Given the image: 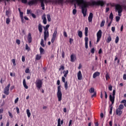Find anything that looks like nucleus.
Returning a JSON list of instances; mask_svg holds the SVG:
<instances>
[{
	"mask_svg": "<svg viewBox=\"0 0 126 126\" xmlns=\"http://www.w3.org/2000/svg\"><path fill=\"white\" fill-rule=\"evenodd\" d=\"M71 2H76L79 6H81V12L83 14L84 17H86V15H87V7L94 6V5L104 6L106 3L104 1L100 0L97 1H93L91 2L84 1V0H72Z\"/></svg>",
	"mask_w": 126,
	"mask_h": 126,
	"instance_id": "1",
	"label": "nucleus"
},
{
	"mask_svg": "<svg viewBox=\"0 0 126 126\" xmlns=\"http://www.w3.org/2000/svg\"><path fill=\"white\" fill-rule=\"evenodd\" d=\"M57 98H58V101L59 102H61L63 98V94L62 93V89H61V86H59L58 87Z\"/></svg>",
	"mask_w": 126,
	"mask_h": 126,
	"instance_id": "2",
	"label": "nucleus"
},
{
	"mask_svg": "<svg viewBox=\"0 0 126 126\" xmlns=\"http://www.w3.org/2000/svg\"><path fill=\"white\" fill-rule=\"evenodd\" d=\"M115 9L118 11V16H122V12H123V6L119 4L115 5Z\"/></svg>",
	"mask_w": 126,
	"mask_h": 126,
	"instance_id": "3",
	"label": "nucleus"
},
{
	"mask_svg": "<svg viewBox=\"0 0 126 126\" xmlns=\"http://www.w3.org/2000/svg\"><path fill=\"white\" fill-rule=\"evenodd\" d=\"M35 85L37 89H41L43 85V81H42V80L39 79H37L35 82Z\"/></svg>",
	"mask_w": 126,
	"mask_h": 126,
	"instance_id": "4",
	"label": "nucleus"
},
{
	"mask_svg": "<svg viewBox=\"0 0 126 126\" xmlns=\"http://www.w3.org/2000/svg\"><path fill=\"white\" fill-rule=\"evenodd\" d=\"M48 2H52V4H63V0H48Z\"/></svg>",
	"mask_w": 126,
	"mask_h": 126,
	"instance_id": "5",
	"label": "nucleus"
},
{
	"mask_svg": "<svg viewBox=\"0 0 126 126\" xmlns=\"http://www.w3.org/2000/svg\"><path fill=\"white\" fill-rule=\"evenodd\" d=\"M97 40L96 43H99L100 40L102 37V31L99 30L96 33Z\"/></svg>",
	"mask_w": 126,
	"mask_h": 126,
	"instance_id": "6",
	"label": "nucleus"
},
{
	"mask_svg": "<svg viewBox=\"0 0 126 126\" xmlns=\"http://www.w3.org/2000/svg\"><path fill=\"white\" fill-rule=\"evenodd\" d=\"M10 87V84L9 83L4 89L3 93L5 95H8L9 94V88Z\"/></svg>",
	"mask_w": 126,
	"mask_h": 126,
	"instance_id": "7",
	"label": "nucleus"
},
{
	"mask_svg": "<svg viewBox=\"0 0 126 126\" xmlns=\"http://www.w3.org/2000/svg\"><path fill=\"white\" fill-rule=\"evenodd\" d=\"M57 34H58V31L56 30L53 33V36L51 39V43H52V44L55 42L56 38H57Z\"/></svg>",
	"mask_w": 126,
	"mask_h": 126,
	"instance_id": "8",
	"label": "nucleus"
},
{
	"mask_svg": "<svg viewBox=\"0 0 126 126\" xmlns=\"http://www.w3.org/2000/svg\"><path fill=\"white\" fill-rule=\"evenodd\" d=\"M39 0H31L28 2L29 5H33V4H37Z\"/></svg>",
	"mask_w": 126,
	"mask_h": 126,
	"instance_id": "9",
	"label": "nucleus"
},
{
	"mask_svg": "<svg viewBox=\"0 0 126 126\" xmlns=\"http://www.w3.org/2000/svg\"><path fill=\"white\" fill-rule=\"evenodd\" d=\"M116 97L112 95V94L109 95V100L110 102H111V105L113 106L114 105V103H115V99Z\"/></svg>",
	"mask_w": 126,
	"mask_h": 126,
	"instance_id": "10",
	"label": "nucleus"
},
{
	"mask_svg": "<svg viewBox=\"0 0 126 126\" xmlns=\"http://www.w3.org/2000/svg\"><path fill=\"white\" fill-rule=\"evenodd\" d=\"M116 114L117 116H122L123 114V111H122V110L121 109H119L118 108H117L116 111Z\"/></svg>",
	"mask_w": 126,
	"mask_h": 126,
	"instance_id": "11",
	"label": "nucleus"
},
{
	"mask_svg": "<svg viewBox=\"0 0 126 126\" xmlns=\"http://www.w3.org/2000/svg\"><path fill=\"white\" fill-rule=\"evenodd\" d=\"M76 60V56L74 54H72L70 56V61L72 63H74L75 61Z\"/></svg>",
	"mask_w": 126,
	"mask_h": 126,
	"instance_id": "12",
	"label": "nucleus"
},
{
	"mask_svg": "<svg viewBox=\"0 0 126 126\" xmlns=\"http://www.w3.org/2000/svg\"><path fill=\"white\" fill-rule=\"evenodd\" d=\"M47 38H49V32H44V41H47Z\"/></svg>",
	"mask_w": 126,
	"mask_h": 126,
	"instance_id": "13",
	"label": "nucleus"
},
{
	"mask_svg": "<svg viewBox=\"0 0 126 126\" xmlns=\"http://www.w3.org/2000/svg\"><path fill=\"white\" fill-rule=\"evenodd\" d=\"M77 77L78 80H81L82 79V73L81 71H79L77 73Z\"/></svg>",
	"mask_w": 126,
	"mask_h": 126,
	"instance_id": "14",
	"label": "nucleus"
},
{
	"mask_svg": "<svg viewBox=\"0 0 126 126\" xmlns=\"http://www.w3.org/2000/svg\"><path fill=\"white\" fill-rule=\"evenodd\" d=\"M93 19V13H90L88 17L89 22H92Z\"/></svg>",
	"mask_w": 126,
	"mask_h": 126,
	"instance_id": "15",
	"label": "nucleus"
},
{
	"mask_svg": "<svg viewBox=\"0 0 126 126\" xmlns=\"http://www.w3.org/2000/svg\"><path fill=\"white\" fill-rule=\"evenodd\" d=\"M38 30L39 33H42V32H43V26H42V24H38Z\"/></svg>",
	"mask_w": 126,
	"mask_h": 126,
	"instance_id": "16",
	"label": "nucleus"
},
{
	"mask_svg": "<svg viewBox=\"0 0 126 126\" xmlns=\"http://www.w3.org/2000/svg\"><path fill=\"white\" fill-rule=\"evenodd\" d=\"M41 2V6L43 10H45V4H44V0H38Z\"/></svg>",
	"mask_w": 126,
	"mask_h": 126,
	"instance_id": "17",
	"label": "nucleus"
},
{
	"mask_svg": "<svg viewBox=\"0 0 126 126\" xmlns=\"http://www.w3.org/2000/svg\"><path fill=\"white\" fill-rule=\"evenodd\" d=\"M28 41L29 43L32 42V36H31V33H29L28 35Z\"/></svg>",
	"mask_w": 126,
	"mask_h": 126,
	"instance_id": "18",
	"label": "nucleus"
},
{
	"mask_svg": "<svg viewBox=\"0 0 126 126\" xmlns=\"http://www.w3.org/2000/svg\"><path fill=\"white\" fill-rule=\"evenodd\" d=\"M100 76V72L96 71L94 72L93 75V78H95L97 77V76Z\"/></svg>",
	"mask_w": 126,
	"mask_h": 126,
	"instance_id": "19",
	"label": "nucleus"
},
{
	"mask_svg": "<svg viewBox=\"0 0 126 126\" xmlns=\"http://www.w3.org/2000/svg\"><path fill=\"white\" fill-rule=\"evenodd\" d=\"M85 48L86 49H88V37H86L85 38Z\"/></svg>",
	"mask_w": 126,
	"mask_h": 126,
	"instance_id": "20",
	"label": "nucleus"
},
{
	"mask_svg": "<svg viewBox=\"0 0 126 126\" xmlns=\"http://www.w3.org/2000/svg\"><path fill=\"white\" fill-rule=\"evenodd\" d=\"M63 120L61 121L60 118H59L58 120V125L57 126H62L61 124L63 125Z\"/></svg>",
	"mask_w": 126,
	"mask_h": 126,
	"instance_id": "21",
	"label": "nucleus"
},
{
	"mask_svg": "<svg viewBox=\"0 0 126 126\" xmlns=\"http://www.w3.org/2000/svg\"><path fill=\"white\" fill-rule=\"evenodd\" d=\"M23 84L24 87H25L26 89H28V86H27V85L26 84V80H25V79H24L23 81Z\"/></svg>",
	"mask_w": 126,
	"mask_h": 126,
	"instance_id": "22",
	"label": "nucleus"
},
{
	"mask_svg": "<svg viewBox=\"0 0 126 126\" xmlns=\"http://www.w3.org/2000/svg\"><path fill=\"white\" fill-rule=\"evenodd\" d=\"M112 41V37L111 36V34L108 35V37H107V39H106V42L109 43L110 42Z\"/></svg>",
	"mask_w": 126,
	"mask_h": 126,
	"instance_id": "23",
	"label": "nucleus"
},
{
	"mask_svg": "<svg viewBox=\"0 0 126 126\" xmlns=\"http://www.w3.org/2000/svg\"><path fill=\"white\" fill-rule=\"evenodd\" d=\"M63 73L64 74L63 77H66L67 76V74H68V70H63Z\"/></svg>",
	"mask_w": 126,
	"mask_h": 126,
	"instance_id": "24",
	"label": "nucleus"
},
{
	"mask_svg": "<svg viewBox=\"0 0 126 126\" xmlns=\"http://www.w3.org/2000/svg\"><path fill=\"white\" fill-rule=\"evenodd\" d=\"M49 27H50V25H47L45 27H44V32H49Z\"/></svg>",
	"mask_w": 126,
	"mask_h": 126,
	"instance_id": "25",
	"label": "nucleus"
},
{
	"mask_svg": "<svg viewBox=\"0 0 126 126\" xmlns=\"http://www.w3.org/2000/svg\"><path fill=\"white\" fill-rule=\"evenodd\" d=\"M85 35L86 37H87L88 36V28L86 27L85 29Z\"/></svg>",
	"mask_w": 126,
	"mask_h": 126,
	"instance_id": "26",
	"label": "nucleus"
},
{
	"mask_svg": "<svg viewBox=\"0 0 126 126\" xmlns=\"http://www.w3.org/2000/svg\"><path fill=\"white\" fill-rule=\"evenodd\" d=\"M20 18L21 19L22 22V23H23V12H20Z\"/></svg>",
	"mask_w": 126,
	"mask_h": 126,
	"instance_id": "27",
	"label": "nucleus"
},
{
	"mask_svg": "<svg viewBox=\"0 0 126 126\" xmlns=\"http://www.w3.org/2000/svg\"><path fill=\"white\" fill-rule=\"evenodd\" d=\"M78 35L80 38H82V36L83 35L82 32H81V31H78Z\"/></svg>",
	"mask_w": 126,
	"mask_h": 126,
	"instance_id": "28",
	"label": "nucleus"
},
{
	"mask_svg": "<svg viewBox=\"0 0 126 126\" xmlns=\"http://www.w3.org/2000/svg\"><path fill=\"white\" fill-rule=\"evenodd\" d=\"M47 20H48V22H51V21H52V19L51 18V15L47 14Z\"/></svg>",
	"mask_w": 126,
	"mask_h": 126,
	"instance_id": "29",
	"label": "nucleus"
},
{
	"mask_svg": "<svg viewBox=\"0 0 126 126\" xmlns=\"http://www.w3.org/2000/svg\"><path fill=\"white\" fill-rule=\"evenodd\" d=\"M27 115L28 118H30V117H31V113L30 112V110L27 109Z\"/></svg>",
	"mask_w": 126,
	"mask_h": 126,
	"instance_id": "30",
	"label": "nucleus"
},
{
	"mask_svg": "<svg viewBox=\"0 0 126 126\" xmlns=\"http://www.w3.org/2000/svg\"><path fill=\"white\" fill-rule=\"evenodd\" d=\"M109 19H111V21H113V19H114V15L113 14V12H111L110 14Z\"/></svg>",
	"mask_w": 126,
	"mask_h": 126,
	"instance_id": "31",
	"label": "nucleus"
},
{
	"mask_svg": "<svg viewBox=\"0 0 126 126\" xmlns=\"http://www.w3.org/2000/svg\"><path fill=\"white\" fill-rule=\"evenodd\" d=\"M109 107L110 110L109 111V114L110 115H112V113L113 112V105H112V104H110Z\"/></svg>",
	"mask_w": 126,
	"mask_h": 126,
	"instance_id": "32",
	"label": "nucleus"
},
{
	"mask_svg": "<svg viewBox=\"0 0 126 126\" xmlns=\"http://www.w3.org/2000/svg\"><path fill=\"white\" fill-rule=\"evenodd\" d=\"M64 87L65 90H67L68 88V84L67 83V81L65 82L64 83Z\"/></svg>",
	"mask_w": 126,
	"mask_h": 126,
	"instance_id": "33",
	"label": "nucleus"
},
{
	"mask_svg": "<svg viewBox=\"0 0 126 126\" xmlns=\"http://www.w3.org/2000/svg\"><path fill=\"white\" fill-rule=\"evenodd\" d=\"M124 108H125L124 104H120L117 109L122 110H123Z\"/></svg>",
	"mask_w": 126,
	"mask_h": 126,
	"instance_id": "34",
	"label": "nucleus"
},
{
	"mask_svg": "<svg viewBox=\"0 0 126 126\" xmlns=\"http://www.w3.org/2000/svg\"><path fill=\"white\" fill-rule=\"evenodd\" d=\"M62 70H64V65L63 64L61 65V66L59 68V71H61Z\"/></svg>",
	"mask_w": 126,
	"mask_h": 126,
	"instance_id": "35",
	"label": "nucleus"
},
{
	"mask_svg": "<svg viewBox=\"0 0 126 126\" xmlns=\"http://www.w3.org/2000/svg\"><path fill=\"white\" fill-rule=\"evenodd\" d=\"M41 56L37 54L36 55L35 60L36 61H40V60H41Z\"/></svg>",
	"mask_w": 126,
	"mask_h": 126,
	"instance_id": "36",
	"label": "nucleus"
},
{
	"mask_svg": "<svg viewBox=\"0 0 126 126\" xmlns=\"http://www.w3.org/2000/svg\"><path fill=\"white\" fill-rule=\"evenodd\" d=\"M5 15L7 16V17H9L10 16V12L9 10H6L5 12Z\"/></svg>",
	"mask_w": 126,
	"mask_h": 126,
	"instance_id": "37",
	"label": "nucleus"
},
{
	"mask_svg": "<svg viewBox=\"0 0 126 126\" xmlns=\"http://www.w3.org/2000/svg\"><path fill=\"white\" fill-rule=\"evenodd\" d=\"M40 45H41V46H42L43 48H44V47H45V44H44V39H43V38H42V39H41Z\"/></svg>",
	"mask_w": 126,
	"mask_h": 126,
	"instance_id": "38",
	"label": "nucleus"
},
{
	"mask_svg": "<svg viewBox=\"0 0 126 126\" xmlns=\"http://www.w3.org/2000/svg\"><path fill=\"white\" fill-rule=\"evenodd\" d=\"M89 91L90 93L92 94V93H94V92H95V90L94 89V88H91L89 90Z\"/></svg>",
	"mask_w": 126,
	"mask_h": 126,
	"instance_id": "39",
	"label": "nucleus"
},
{
	"mask_svg": "<svg viewBox=\"0 0 126 126\" xmlns=\"http://www.w3.org/2000/svg\"><path fill=\"white\" fill-rule=\"evenodd\" d=\"M105 20H103L101 21L100 23V27H103V26L105 25Z\"/></svg>",
	"mask_w": 126,
	"mask_h": 126,
	"instance_id": "40",
	"label": "nucleus"
},
{
	"mask_svg": "<svg viewBox=\"0 0 126 126\" xmlns=\"http://www.w3.org/2000/svg\"><path fill=\"white\" fill-rule=\"evenodd\" d=\"M10 23V19H9V17L6 19V24L8 25Z\"/></svg>",
	"mask_w": 126,
	"mask_h": 126,
	"instance_id": "41",
	"label": "nucleus"
},
{
	"mask_svg": "<svg viewBox=\"0 0 126 126\" xmlns=\"http://www.w3.org/2000/svg\"><path fill=\"white\" fill-rule=\"evenodd\" d=\"M39 51H40V53L41 55H42V54H43V53H44V52L45 51L44 50V49H43V48H42L41 47L39 48Z\"/></svg>",
	"mask_w": 126,
	"mask_h": 126,
	"instance_id": "42",
	"label": "nucleus"
},
{
	"mask_svg": "<svg viewBox=\"0 0 126 126\" xmlns=\"http://www.w3.org/2000/svg\"><path fill=\"white\" fill-rule=\"evenodd\" d=\"M26 50L28 51V52H29L30 51V47L28 46V44H26Z\"/></svg>",
	"mask_w": 126,
	"mask_h": 126,
	"instance_id": "43",
	"label": "nucleus"
},
{
	"mask_svg": "<svg viewBox=\"0 0 126 126\" xmlns=\"http://www.w3.org/2000/svg\"><path fill=\"white\" fill-rule=\"evenodd\" d=\"M119 40H120V38H119V36H116V39H115L116 44H118V43H119Z\"/></svg>",
	"mask_w": 126,
	"mask_h": 126,
	"instance_id": "44",
	"label": "nucleus"
},
{
	"mask_svg": "<svg viewBox=\"0 0 126 126\" xmlns=\"http://www.w3.org/2000/svg\"><path fill=\"white\" fill-rule=\"evenodd\" d=\"M106 80H109L110 79V75L108 74L105 75Z\"/></svg>",
	"mask_w": 126,
	"mask_h": 126,
	"instance_id": "45",
	"label": "nucleus"
},
{
	"mask_svg": "<svg viewBox=\"0 0 126 126\" xmlns=\"http://www.w3.org/2000/svg\"><path fill=\"white\" fill-rule=\"evenodd\" d=\"M61 55H62V57L63 59H64L65 53L63 50L62 51Z\"/></svg>",
	"mask_w": 126,
	"mask_h": 126,
	"instance_id": "46",
	"label": "nucleus"
},
{
	"mask_svg": "<svg viewBox=\"0 0 126 126\" xmlns=\"http://www.w3.org/2000/svg\"><path fill=\"white\" fill-rule=\"evenodd\" d=\"M76 12H77V10H76V9H73L72 13L74 15H75L76 14Z\"/></svg>",
	"mask_w": 126,
	"mask_h": 126,
	"instance_id": "47",
	"label": "nucleus"
},
{
	"mask_svg": "<svg viewBox=\"0 0 126 126\" xmlns=\"http://www.w3.org/2000/svg\"><path fill=\"white\" fill-rule=\"evenodd\" d=\"M12 62L13 63V64L14 65V66H15V65H16V63L15 62V59H12Z\"/></svg>",
	"mask_w": 126,
	"mask_h": 126,
	"instance_id": "48",
	"label": "nucleus"
},
{
	"mask_svg": "<svg viewBox=\"0 0 126 126\" xmlns=\"http://www.w3.org/2000/svg\"><path fill=\"white\" fill-rule=\"evenodd\" d=\"M97 96V93L96 92L94 93V94L92 95V98H94Z\"/></svg>",
	"mask_w": 126,
	"mask_h": 126,
	"instance_id": "49",
	"label": "nucleus"
},
{
	"mask_svg": "<svg viewBox=\"0 0 126 126\" xmlns=\"http://www.w3.org/2000/svg\"><path fill=\"white\" fill-rule=\"evenodd\" d=\"M120 19H121V17H120V16L116 17V20L117 22H119V21H120Z\"/></svg>",
	"mask_w": 126,
	"mask_h": 126,
	"instance_id": "50",
	"label": "nucleus"
},
{
	"mask_svg": "<svg viewBox=\"0 0 126 126\" xmlns=\"http://www.w3.org/2000/svg\"><path fill=\"white\" fill-rule=\"evenodd\" d=\"M8 115H9V117H10V118H11V119H12V118H13V115H12V113H11L9 111H8Z\"/></svg>",
	"mask_w": 126,
	"mask_h": 126,
	"instance_id": "51",
	"label": "nucleus"
},
{
	"mask_svg": "<svg viewBox=\"0 0 126 126\" xmlns=\"http://www.w3.org/2000/svg\"><path fill=\"white\" fill-rule=\"evenodd\" d=\"M42 20H44V19H47V18H46V14H44L42 17H41Z\"/></svg>",
	"mask_w": 126,
	"mask_h": 126,
	"instance_id": "52",
	"label": "nucleus"
},
{
	"mask_svg": "<svg viewBox=\"0 0 126 126\" xmlns=\"http://www.w3.org/2000/svg\"><path fill=\"white\" fill-rule=\"evenodd\" d=\"M19 100V98L17 97L16 99H15L14 103L15 104H17Z\"/></svg>",
	"mask_w": 126,
	"mask_h": 126,
	"instance_id": "53",
	"label": "nucleus"
},
{
	"mask_svg": "<svg viewBox=\"0 0 126 126\" xmlns=\"http://www.w3.org/2000/svg\"><path fill=\"white\" fill-rule=\"evenodd\" d=\"M108 89L110 91H112V90H113V86H112V85H110L108 87Z\"/></svg>",
	"mask_w": 126,
	"mask_h": 126,
	"instance_id": "54",
	"label": "nucleus"
},
{
	"mask_svg": "<svg viewBox=\"0 0 126 126\" xmlns=\"http://www.w3.org/2000/svg\"><path fill=\"white\" fill-rule=\"evenodd\" d=\"M31 14L32 17H33V18H34V19L36 18V15H35V14L31 13Z\"/></svg>",
	"mask_w": 126,
	"mask_h": 126,
	"instance_id": "55",
	"label": "nucleus"
},
{
	"mask_svg": "<svg viewBox=\"0 0 126 126\" xmlns=\"http://www.w3.org/2000/svg\"><path fill=\"white\" fill-rule=\"evenodd\" d=\"M72 43H73V39L70 38H69V43L72 44Z\"/></svg>",
	"mask_w": 126,
	"mask_h": 126,
	"instance_id": "56",
	"label": "nucleus"
},
{
	"mask_svg": "<svg viewBox=\"0 0 126 126\" xmlns=\"http://www.w3.org/2000/svg\"><path fill=\"white\" fill-rule=\"evenodd\" d=\"M91 52L92 53V54H94V53H95V49H94V48H93L91 50Z\"/></svg>",
	"mask_w": 126,
	"mask_h": 126,
	"instance_id": "57",
	"label": "nucleus"
},
{
	"mask_svg": "<svg viewBox=\"0 0 126 126\" xmlns=\"http://www.w3.org/2000/svg\"><path fill=\"white\" fill-rule=\"evenodd\" d=\"M16 43H17L18 45H20V40L17 39L16 41Z\"/></svg>",
	"mask_w": 126,
	"mask_h": 126,
	"instance_id": "58",
	"label": "nucleus"
},
{
	"mask_svg": "<svg viewBox=\"0 0 126 126\" xmlns=\"http://www.w3.org/2000/svg\"><path fill=\"white\" fill-rule=\"evenodd\" d=\"M72 124V120H70L69 122V125L68 126H72V125H71Z\"/></svg>",
	"mask_w": 126,
	"mask_h": 126,
	"instance_id": "59",
	"label": "nucleus"
},
{
	"mask_svg": "<svg viewBox=\"0 0 126 126\" xmlns=\"http://www.w3.org/2000/svg\"><path fill=\"white\" fill-rule=\"evenodd\" d=\"M43 23L44 25L47 24V19H45L44 20H43Z\"/></svg>",
	"mask_w": 126,
	"mask_h": 126,
	"instance_id": "60",
	"label": "nucleus"
},
{
	"mask_svg": "<svg viewBox=\"0 0 126 126\" xmlns=\"http://www.w3.org/2000/svg\"><path fill=\"white\" fill-rule=\"evenodd\" d=\"M126 103V100L124 99L121 101V104H125Z\"/></svg>",
	"mask_w": 126,
	"mask_h": 126,
	"instance_id": "61",
	"label": "nucleus"
},
{
	"mask_svg": "<svg viewBox=\"0 0 126 126\" xmlns=\"http://www.w3.org/2000/svg\"><path fill=\"white\" fill-rule=\"evenodd\" d=\"M26 73H29L30 72V70L29 68H27L25 70Z\"/></svg>",
	"mask_w": 126,
	"mask_h": 126,
	"instance_id": "62",
	"label": "nucleus"
},
{
	"mask_svg": "<svg viewBox=\"0 0 126 126\" xmlns=\"http://www.w3.org/2000/svg\"><path fill=\"white\" fill-rule=\"evenodd\" d=\"M103 53V51H102V49H100L98 51V54L100 55V54H102Z\"/></svg>",
	"mask_w": 126,
	"mask_h": 126,
	"instance_id": "63",
	"label": "nucleus"
},
{
	"mask_svg": "<svg viewBox=\"0 0 126 126\" xmlns=\"http://www.w3.org/2000/svg\"><path fill=\"white\" fill-rule=\"evenodd\" d=\"M123 79L124 80H126V74H124Z\"/></svg>",
	"mask_w": 126,
	"mask_h": 126,
	"instance_id": "64",
	"label": "nucleus"
}]
</instances>
